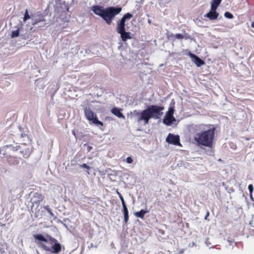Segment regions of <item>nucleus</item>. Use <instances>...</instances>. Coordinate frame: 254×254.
<instances>
[{
    "mask_svg": "<svg viewBox=\"0 0 254 254\" xmlns=\"http://www.w3.org/2000/svg\"><path fill=\"white\" fill-rule=\"evenodd\" d=\"M252 27L254 28V21L252 23Z\"/></svg>",
    "mask_w": 254,
    "mask_h": 254,
    "instance_id": "38",
    "label": "nucleus"
},
{
    "mask_svg": "<svg viewBox=\"0 0 254 254\" xmlns=\"http://www.w3.org/2000/svg\"><path fill=\"white\" fill-rule=\"evenodd\" d=\"M248 189L250 192V193H252L253 191V186L252 185H249L248 186Z\"/></svg>",
    "mask_w": 254,
    "mask_h": 254,
    "instance_id": "33",
    "label": "nucleus"
},
{
    "mask_svg": "<svg viewBox=\"0 0 254 254\" xmlns=\"http://www.w3.org/2000/svg\"><path fill=\"white\" fill-rule=\"evenodd\" d=\"M164 110V107L163 106L151 105L140 111L134 110L133 114L137 123L143 122L145 125L149 123L151 119H159L163 115Z\"/></svg>",
    "mask_w": 254,
    "mask_h": 254,
    "instance_id": "1",
    "label": "nucleus"
},
{
    "mask_svg": "<svg viewBox=\"0 0 254 254\" xmlns=\"http://www.w3.org/2000/svg\"><path fill=\"white\" fill-rule=\"evenodd\" d=\"M174 113V108L172 107H170L169 108V110L166 115H169V116H173Z\"/></svg>",
    "mask_w": 254,
    "mask_h": 254,
    "instance_id": "27",
    "label": "nucleus"
},
{
    "mask_svg": "<svg viewBox=\"0 0 254 254\" xmlns=\"http://www.w3.org/2000/svg\"><path fill=\"white\" fill-rule=\"evenodd\" d=\"M51 245L44 246L46 251L50 252L52 253L57 254L60 252L62 250L61 245L58 242L57 240L55 238H51L49 240Z\"/></svg>",
    "mask_w": 254,
    "mask_h": 254,
    "instance_id": "4",
    "label": "nucleus"
},
{
    "mask_svg": "<svg viewBox=\"0 0 254 254\" xmlns=\"http://www.w3.org/2000/svg\"><path fill=\"white\" fill-rule=\"evenodd\" d=\"M44 198V197L42 194L37 192L34 193L33 197L31 199V201L33 205L35 204L39 205L40 203L43 201Z\"/></svg>",
    "mask_w": 254,
    "mask_h": 254,
    "instance_id": "10",
    "label": "nucleus"
},
{
    "mask_svg": "<svg viewBox=\"0 0 254 254\" xmlns=\"http://www.w3.org/2000/svg\"><path fill=\"white\" fill-rule=\"evenodd\" d=\"M204 219H206V215L204 216Z\"/></svg>",
    "mask_w": 254,
    "mask_h": 254,
    "instance_id": "41",
    "label": "nucleus"
},
{
    "mask_svg": "<svg viewBox=\"0 0 254 254\" xmlns=\"http://www.w3.org/2000/svg\"><path fill=\"white\" fill-rule=\"evenodd\" d=\"M34 237L36 240L35 242L37 243L41 248L45 251L46 249L44 247V246H46L51 245V244L50 243L49 240L51 238H53L50 236H47L46 238H45L41 234L34 235Z\"/></svg>",
    "mask_w": 254,
    "mask_h": 254,
    "instance_id": "6",
    "label": "nucleus"
},
{
    "mask_svg": "<svg viewBox=\"0 0 254 254\" xmlns=\"http://www.w3.org/2000/svg\"><path fill=\"white\" fill-rule=\"evenodd\" d=\"M20 148V146H17L16 147H13L11 145H5L3 147H2V148L0 149V153H1V151H6L7 149H8L10 151H17Z\"/></svg>",
    "mask_w": 254,
    "mask_h": 254,
    "instance_id": "16",
    "label": "nucleus"
},
{
    "mask_svg": "<svg viewBox=\"0 0 254 254\" xmlns=\"http://www.w3.org/2000/svg\"><path fill=\"white\" fill-rule=\"evenodd\" d=\"M221 0H212L211 2V7L217 8L219 4L221 3Z\"/></svg>",
    "mask_w": 254,
    "mask_h": 254,
    "instance_id": "21",
    "label": "nucleus"
},
{
    "mask_svg": "<svg viewBox=\"0 0 254 254\" xmlns=\"http://www.w3.org/2000/svg\"><path fill=\"white\" fill-rule=\"evenodd\" d=\"M194 139L198 145L206 146V131L195 134Z\"/></svg>",
    "mask_w": 254,
    "mask_h": 254,
    "instance_id": "8",
    "label": "nucleus"
},
{
    "mask_svg": "<svg viewBox=\"0 0 254 254\" xmlns=\"http://www.w3.org/2000/svg\"><path fill=\"white\" fill-rule=\"evenodd\" d=\"M85 116L86 119L89 121L96 125H100L103 126V123L99 121L97 119L96 115L89 108H86L84 110Z\"/></svg>",
    "mask_w": 254,
    "mask_h": 254,
    "instance_id": "5",
    "label": "nucleus"
},
{
    "mask_svg": "<svg viewBox=\"0 0 254 254\" xmlns=\"http://www.w3.org/2000/svg\"><path fill=\"white\" fill-rule=\"evenodd\" d=\"M224 16L226 18H228L229 19H231L233 17V14L232 13H231L230 12H227V11L225 12Z\"/></svg>",
    "mask_w": 254,
    "mask_h": 254,
    "instance_id": "28",
    "label": "nucleus"
},
{
    "mask_svg": "<svg viewBox=\"0 0 254 254\" xmlns=\"http://www.w3.org/2000/svg\"><path fill=\"white\" fill-rule=\"evenodd\" d=\"M250 198L253 200V195H252V193H250Z\"/></svg>",
    "mask_w": 254,
    "mask_h": 254,
    "instance_id": "37",
    "label": "nucleus"
},
{
    "mask_svg": "<svg viewBox=\"0 0 254 254\" xmlns=\"http://www.w3.org/2000/svg\"><path fill=\"white\" fill-rule=\"evenodd\" d=\"M132 16L133 15L132 14L127 13L123 16L119 21L118 22L116 28V31L118 33L120 32H122V31L126 30V20L130 19Z\"/></svg>",
    "mask_w": 254,
    "mask_h": 254,
    "instance_id": "7",
    "label": "nucleus"
},
{
    "mask_svg": "<svg viewBox=\"0 0 254 254\" xmlns=\"http://www.w3.org/2000/svg\"><path fill=\"white\" fill-rule=\"evenodd\" d=\"M122 212L124 217V223L127 224L129 219L128 211L127 205L123 206Z\"/></svg>",
    "mask_w": 254,
    "mask_h": 254,
    "instance_id": "17",
    "label": "nucleus"
},
{
    "mask_svg": "<svg viewBox=\"0 0 254 254\" xmlns=\"http://www.w3.org/2000/svg\"><path fill=\"white\" fill-rule=\"evenodd\" d=\"M167 35L168 39L172 41H175L176 39L182 40L185 38V36L183 34L180 33H178L176 34H173L172 33H167Z\"/></svg>",
    "mask_w": 254,
    "mask_h": 254,
    "instance_id": "13",
    "label": "nucleus"
},
{
    "mask_svg": "<svg viewBox=\"0 0 254 254\" xmlns=\"http://www.w3.org/2000/svg\"><path fill=\"white\" fill-rule=\"evenodd\" d=\"M207 216L209 215V213L208 212H207Z\"/></svg>",
    "mask_w": 254,
    "mask_h": 254,
    "instance_id": "42",
    "label": "nucleus"
},
{
    "mask_svg": "<svg viewBox=\"0 0 254 254\" xmlns=\"http://www.w3.org/2000/svg\"><path fill=\"white\" fill-rule=\"evenodd\" d=\"M72 134H73L74 136H75V131H74V130H72Z\"/></svg>",
    "mask_w": 254,
    "mask_h": 254,
    "instance_id": "39",
    "label": "nucleus"
},
{
    "mask_svg": "<svg viewBox=\"0 0 254 254\" xmlns=\"http://www.w3.org/2000/svg\"><path fill=\"white\" fill-rule=\"evenodd\" d=\"M133 162V159L131 157H128L126 158V162L128 164L132 163Z\"/></svg>",
    "mask_w": 254,
    "mask_h": 254,
    "instance_id": "30",
    "label": "nucleus"
},
{
    "mask_svg": "<svg viewBox=\"0 0 254 254\" xmlns=\"http://www.w3.org/2000/svg\"><path fill=\"white\" fill-rule=\"evenodd\" d=\"M119 197L122 201V206L127 205L126 204L125 201L124 200V198L123 196H122V195L120 196Z\"/></svg>",
    "mask_w": 254,
    "mask_h": 254,
    "instance_id": "31",
    "label": "nucleus"
},
{
    "mask_svg": "<svg viewBox=\"0 0 254 254\" xmlns=\"http://www.w3.org/2000/svg\"><path fill=\"white\" fill-rule=\"evenodd\" d=\"M30 18V16L29 15L28 11L27 9H26L25 11V12L24 18H23V21H26L27 19H29Z\"/></svg>",
    "mask_w": 254,
    "mask_h": 254,
    "instance_id": "26",
    "label": "nucleus"
},
{
    "mask_svg": "<svg viewBox=\"0 0 254 254\" xmlns=\"http://www.w3.org/2000/svg\"><path fill=\"white\" fill-rule=\"evenodd\" d=\"M180 140V136L178 135L169 133L166 138V141L169 144L182 146Z\"/></svg>",
    "mask_w": 254,
    "mask_h": 254,
    "instance_id": "9",
    "label": "nucleus"
},
{
    "mask_svg": "<svg viewBox=\"0 0 254 254\" xmlns=\"http://www.w3.org/2000/svg\"><path fill=\"white\" fill-rule=\"evenodd\" d=\"M111 112L118 118L124 119L125 118V116L121 113V109H120L115 107L113 108L111 110Z\"/></svg>",
    "mask_w": 254,
    "mask_h": 254,
    "instance_id": "18",
    "label": "nucleus"
},
{
    "mask_svg": "<svg viewBox=\"0 0 254 254\" xmlns=\"http://www.w3.org/2000/svg\"><path fill=\"white\" fill-rule=\"evenodd\" d=\"M121 35V38L122 40L124 42H126L128 39H131L132 38L131 34L130 32H126L125 30L119 32Z\"/></svg>",
    "mask_w": 254,
    "mask_h": 254,
    "instance_id": "15",
    "label": "nucleus"
},
{
    "mask_svg": "<svg viewBox=\"0 0 254 254\" xmlns=\"http://www.w3.org/2000/svg\"><path fill=\"white\" fill-rule=\"evenodd\" d=\"M90 148H91V147H88V150H89V151L90 150Z\"/></svg>",
    "mask_w": 254,
    "mask_h": 254,
    "instance_id": "40",
    "label": "nucleus"
},
{
    "mask_svg": "<svg viewBox=\"0 0 254 254\" xmlns=\"http://www.w3.org/2000/svg\"><path fill=\"white\" fill-rule=\"evenodd\" d=\"M234 149H235V148H236V146H235V145H234Z\"/></svg>",
    "mask_w": 254,
    "mask_h": 254,
    "instance_id": "44",
    "label": "nucleus"
},
{
    "mask_svg": "<svg viewBox=\"0 0 254 254\" xmlns=\"http://www.w3.org/2000/svg\"><path fill=\"white\" fill-rule=\"evenodd\" d=\"M45 19L43 15L41 16L38 19H35L34 21L33 22V25H35L38 23L42 22V21H45Z\"/></svg>",
    "mask_w": 254,
    "mask_h": 254,
    "instance_id": "22",
    "label": "nucleus"
},
{
    "mask_svg": "<svg viewBox=\"0 0 254 254\" xmlns=\"http://www.w3.org/2000/svg\"><path fill=\"white\" fill-rule=\"evenodd\" d=\"M149 212L148 210H144L141 209L140 211L138 212H135L134 213V215L138 218H140L141 219H143L144 217L145 214Z\"/></svg>",
    "mask_w": 254,
    "mask_h": 254,
    "instance_id": "20",
    "label": "nucleus"
},
{
    "mask_svg": "<svg viewBox=\"0 0 254 254\" xmlns=\"http://www.w3.org/2000/svg\"><path fill=\"white\" fill-rule=\"evenodd\" d=\"M19 149H20V152L23 155V157L26 158L30 156L31 151L28 146L23 145V147L20 146Z\"/></svg>",
    "mask_w": 254,
    "mask_h": 254,
    "instance_id": "12",
    "label": "nucleus"
},
{
    "mask_svg": "<svg viewBox=\"0 0 254 254\" xmlns=\"http://www.w3.org/2000/svg\"><path fill=\"white\" fill-rule=\"evenodd\" d=\"M0 254H6L3 249H0Z\"/></svg>",
    "mask_w": 254,
    "mask_h": 254,
    "instance_id": "35",
    "label": "nucleus"
},
{
    "mask_svg": "<svg viewBox=\"0 0 254 254\" xmlns=\"http://www.w3.org/2000/svg\"><path fill=\"white\" fill-rule=\"evenodd\" d=\"M44 208L49 212L50 215L52 216H54V214L52 211V209L50 208L49 205H46L44 206Z\"/></svg>",
    "mask_w": 254,
    "mask_h": 254,
    "instance_id": "25",
    "label": "nucleus"
},
{
    "mask_svg": "<svg viewBox=\"0 0 254 254\" xmlns=\"http://www.w3.org/2000/svg\"><path fill=\"white\" fill-rule=\"evenodd\" d=\"M44 208L49 212L50 215L52 216H54V214L52 211V209L50 208L49 205H46L44 206Z\"/></svg>",
    "mask_w": 254,
    "mask_h": 254,
    "instance_id": "24",
    "label": "nucleus"
},
{
    "mask_svg": "<svg viewBox=\"0 0 254 254\" xmlns=\"http://www.w3.org/2000/svg\"><path fill=\"white\" fill-rule=\"evenodd\" d=\"M216 8L211 7L210 10L207 13V18L211 20L217 19L219 16V13L216 12Z\"/></svg>",
    "mask_w": 254,
    "mask_h": 254,
    "instance_id": "14",
    "label": "nucleus"
},
{
    "mask_svg": "<svg viewBox=\"0 0 254 254\" xmlns=\"http://www.w3.org/2000/svg\"><path fill=\"white\" fill-rule=\"evenodd\" d=\"M79 167L82 168L86 169L88 171L90 169V167L85 163L80 165Z\"/></svg>",
    "mask_w": 254,
    "mask_h": 254,
    "instance_id": "29",
    "label": "nucleus"
},
{
    "mask_svg": "<svg viewBox=\"0 0 254 254\" xmlns=\"http://www.w3.org/2000/svg\"><path fill=\"white\" fill-rule=\"evenodd\" d=\"M92 10L95 14L101 16L107 24L110 25L114 16L121 11L122 7L110 6L104 8L101 6L94 5L92 7Z\"/></svg>",
    "mask_w": 254,
    "mask_h": 254,
    "instance_id": "2",
    "label": "nucleus"
},
{
    "mask_svg": "<svg viewBox=\"0 0 254 254\" xmlns=\"http://www.w3.org/2000/svg\"><path fill=\"white\" fill-rule=\"evenodd\" d=\"M2 155L4 156L5 157L7 158V160L8 161H10V159H11L12 157L10 156H7V155L5 153H3Z\"/></svg>",
    "mask_w": 254,
    "mask_h": 254,
    "instance_id": "34",
    "label": "nucleus"
},
{
    "mask_svg": "<svg viewBox=\"0 0 254 254\" xmlns=\"http://www.w3.org/2000/svg\"><path fill=\"white\" fill-rule=\"evenodd\" d=\"M119 197L122 201V206L127 205L126 204L125 201L124 200V198L123 196H122V195L120 196Z\"/></svg>",
    "mask_w": 254,
    "mask_h": 254,
    "instance_id": "32",
    "label": "nucleus"
},
{
    "mask_svg": "<svg viewBox=\"0 0 254 254\" xmlns=\"http://www.w3.org/2000/svg\"><path fill=\"white\" fill-rule=\"evenodd\" d=\"M188 55L191 58V61L197 66H200L204 64L205 63L203 60H201L198 57L191 53L190 52H189Z\"/></svg>",
    "mask_w": 254,
    "mask_h": 254,
    "instance_id": "11",
    "label": "nucleus"
},
{
    "mask_svg": "<svg viewBox=\"0 0 254 254\" xmlns=\"http://www.w3.org/2000/svg\"><path fill=\"white\" fill-rule=\"evenodd\" d=\"M116 193L118 195L119 197H120V196L122 195L121 193L118 191V190H116Z\"/></svg>",
    "mask_w": 254,
    "mask_h": 254,
    "instance_id": "36",
    "label": "nucleus"
},
{
    "mask_svg": "<svg viewBox=\"0 0 254 254\" xmlns=\"http://www.w3.org/2000/svg\"><path fill=\"white\" fill-rule=\"evenodd\" d=\"M19 35V29L18 28L15 31H13L11 33V37L15 38L17 37Z\"/></svg>",
    "mask_w": 254,
    "mask_h": 254,
    "instance_id": "23",
    "label": "nucleus"
},
{
    "mask_svg": "<svg viewBox=\"0 0 254 254\" xmlns=\"http://www.w3.org/2000/svg\"><path fill=\"white\" fill-rule=\"evenodd\" d=\"M175 121V119L173 116L166 115L165 118L163 120V123L166 125H170Z\"/></svg>",
    "mask_w": 254,
    "mask_h": 254,
    "instance_id": "19",
    "label": "nucleus"
},
{
    "mask_svg": "<svg viewBox=\"0 0 254 254\" xmlns=\"http://www.w3.org/2000/svg\"><path fill=\"white\" fill-rule=\"evenodd\" d=\"M162 232H161V233L163 234L164 233V231H162Z\"/></svg>",
    "mask_w": 254,
    "mask_h": 254,
    "instance_id": "43",
    "label": "nucleus"
},
{
    "mask_svg": "<svg viewBox=\"0 0 254 254\" xmlns=\"http://www.w3.org/2000/svg\"><path fill=\"white\" fill-rule=\"evenodd\" d=\"M216 127L215 125H207V147L209 149H207V155L213 156L214 152L213 150V139L215 135V130Z\"/></svg>",
    "mask_w": 254,
    "mask_h": 254,
    "instance_id": "3",
    "label": "nucleus"
}]
</instances>
